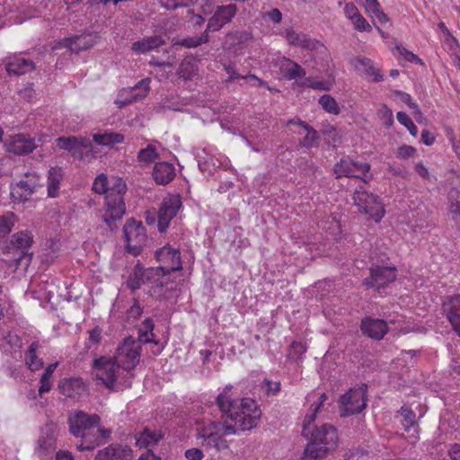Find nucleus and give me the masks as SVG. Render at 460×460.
<instances>
[{"label": "nucleus", "instance_id": "obj_45", "mask_svg": "<svg viewBox=\"0 0 460 460\" xmlns=\"http://www.w3.org/2000/svg\"><path fill=\"white\" fill-rule=\"evenodd\" d=\"M102 330L99 326H95L93 330L88 332L89 337L85 341L86 350L96 349L102 341Z\"/></svg>", "mask_w": 460, "mask_h": 460}, {"label": "nucleus", "instance_id": "obj_4", "mask_svg": "<svg viewBox=\"0 0 460 460\" xmlns=\"http://www.w3.org/2000/svg\"><path fill=\"white\" fill-rule=\"evenodd\" d=\"M339 440L336 428L332 424H323L311 431L310 442L305 448L302 460H322L334 450Z\"/></svg>", "mask_w": 460, "mask_h": 460}, {"label": "nucleus", "instance_id": "obj_34", "mask_svg": "<svg viewBox=\"0 0 460 460\" xmlns=\"http://www.w3.org/2000/svg\"><path fill=\"white\" fill-rule=\"evenodd\" d=\"M155 328V324L150 318H146L143 323L141 327L138 330V340L139 343H151L156 341L154 340L155 334L153 332Z\"/></svg>", "mask_w": 460, "mask_h": 460}, {"label": "nucleus", "instance_id": "obj_31", "mask_svg": "<svg viewBox=\"0 0 460 460\" xmlns=\"http://www.w3.org/2000/svg\"><path fill=\"white\" fill-rule=\"evenodd\" d=\"M286 39L289 45L301 47L305 49H315L316 42L310 39L306 34L298 33L294 30L286 31Z\"/></svg>", "mask_w": 460, "mask_h": 460}, {"label": "nucleus", "instance_id": "obj_35", "mask_svg": "<svg viewBox=\"0 0 460 460\" xmlns=\"http://www.w3.org/2000/svg\"><path fill=\"white\" fill-rule=\"evenodd\" d=\"M158 158L159 154L156 147L152 144L147 145L146 147L140 149L137 153V161L142 165H148Z\"/></svg>", "mask_w": 460, "mask_h": 460}, {"label": "nucleus", "instance_id": "obj_19", "mask_svg": "<svg viewBox=\"0 0 460 460\" xmlns=\"http://www.w3.org/2000/svg\"><path fill=\"white\" fill-rule=\"evenodd\" d=\"M134 454L131 447L128 445L118 443L111 444L99 450L94 460H133Z\"/></svg>", "mask_w": 460, "mask_h": 460}, {"label": "nucleus", "instance_id": "obj_24", "mask_svg": "<svg viewBox=\"0 0 460 460\" xmlns=\"http://www.w3.org/2000/svg\"><path fill=\"white\" fill-rule=\"evenodd\" d=\"M7 148L10 153L22 155L31 153L36 148V145L34 138L29 135L17 134L12 137Z\"/></svg>", "mask_w": 460, "mask_h": 460}, {"label": "nucleus", "instance_id": "obj_60", "mask_svg": "<svg viewBox=\"0 0 460 460\" xmlns=\"http://www.w3.org/2000/svg\"><path fill=\"white\" fill-rule=\"evenodd\" d=\"M185 457L189 460H202L203 452L199 448H190L185 451Z\"/></svg>", "mask_w": 460, "mask_h": 460}, {"label": "nucleus", "instance_id": "obj_30", "mask_svg": "<svg viewBox=\"0 0 460 460\" xmlns=\"http://www.w3.org/2000/svg\"><path fill=\"white\" fill-rule=\"evenodd\" d=\"M279 70L288 80L303 78L306 74L300 65L287 58H281L279 60Z\"/></svg>", "mask_w": 460, "mask_h": 460}, {"label": "nucleus", "instance_id": "obj_37", "mask_svg": "<svg viewBox=\"0 0 460 460\" xmlns=\"http://www.w3.org/2000/svg\"><path fill=\"white\" fill-rule=\"evenodd\" d=\"M39 349V343L37 341H33L30 346L28 350L25 353V360L28 367L31 371H36L42 367V362L40 358H38L36 355V351Z\"/></svg>", "mask_w": 460, "mask_h": 460}, {"label": "nucleus", "instance_id": "obj_18", "mask_svg": "<svg viewBox=\"0 0 460 460\" xmlns=\"http://www.w3.org/2000/svg\"><path fill=\"white\" fill-rule=\"evenodd\" d=\"M98 37L93 34L75 35L65 38L58 42L53 49L67 48L72 52L79 53L93 48L97 42Z\"/></svg>", "mask_w": 460, "mask_h": 460}, {"label": "nucleus", "instance_id": "obj_14", "mask_svg": "<svg viewBox=\"0 0 460 460\" xmlns=\"http://www.w3.org/2000/svg\"><path fill=\"white\" fill-rule=\"evenodd\" d=\"M123 233L128 250L133 254H138L146 243V235L141 222L128 219L123 226Z\"/></svg>", "mask_w": 460, "mask_h": 460}, {"label": "nucleus", "instance_id": "obj_63", "mask_svg": "<svg viewBox=\"0 0 460 460\" xmlns=\"http://www.w3.org/2000/svg\"><path fill=\"white\" fill-rule=\"evenodd\" d=\"M435 136L434 134H432L431 132H429V130L428 129H423L421 131V137H420V140L421 142L426 145V146H431L434 144L435 142Z\"/></svg>", "mask_w": 460, "mask_h": 460}, {"label": "nucleus", "instance_id": "obj_62", "mask_svg": "<svg viewBox=\"0 0 460 460\" xmlns=\"http://www.w3.org/2000/svg\"><path fill=\"white\" fill-rule=\"evenodd\" d=\"M157 3L161 5V7L164 8L167 11H175L179 7L178 2L176 0H156Z\"/></svg>", "mask_w": 460, "mask_h": 460}, {"label": "nucleus", "instance_id": "obj_13", "mask_svg": "<svg viewBox=\"0 0 460 460\" xmlns=\"http://www.w3.org/2000/svg\"><path fill=\"white\" fill-rule=\"evenodd\" d=\"M181 207L180 195L171 194L164 198L157 212V227L160 233H164L172 218L177 215Z\"/></svg>", "mask_w": 460, "mask_h": 460}, {"label": "nucleus", "instance_id": "obj_57", "mask_svg": "<svg viewBox=\"0 0 460 460\" xmlns=\"http://www.w3.org/2000/svg\"><path fill=\"white\" fill-rule=\"evenodd\" d=\"M319 411V407H314L310 413H307L304 419L303 422V434L307 436L305 433L308 427L314 421L317 412Z\"/></svg>", "mask_w": 460, "mask_h": 460}, {"label": "nucleus", "instance_id": "obj_12", "mask_svg": "<svg viewBox=\"0 0 460 460\" xmlns=\"http://www.w3.org/2000/svg\"><path fill=\"white\" fill-rule=\"evenodd\" d=\"M370 275L363 280L367 288L379 290L396 279L397 270L394 266L372 264L369 269Z\"/></svg>", "mask_w": 460, "mask_h": 460}, {"label": "nucleus", "instance_id": "obj_7", "mask_svg": "<svg viewBox=\"0 0 460 460\" xmlns=\"http://www.w3.org/2000/svg\"><path fill=\"white\" fill-rule=\"evenodd\" d=\"M126 189V183L119 178L113 179L112 185H109L108 195L105 196L106 209L102 219L111 231L118 228V222L122 219L126 212L123 199Z\"/></svg>", "mask_w": 460, "mask_h": 460}, {"label": "nucleus", "instance_id": "obj_49", "mask_svg": "<svg viewBox=\"0 0 460 460\" xmlns=\"http://www.w3.org/2000/svg\"><path fill=\"white\" fill-rule=\"evenodd\" d=\"M395 49L398 52V55L401 57H403L405 60H407L411 63H416V64H420V65L422 64V60L417 55L407 50L406 49L400 47V46H396Z\"/></svg>", "mask_w": 460, "mask_h": 460}, {"label": "nucleus", "instance_id": "obj_43", "mask_svg": "<svg viewBox=\"0 0 460 460\" xmlns=\"http://www.w3.org/2000/svg\"><path fill=\"white\" fill-rule=\"evenodd\" d=\"M91 147L92 143L88 138L80 137V141L77 142V145H75L74 149H72L69 153L74 158L82 160L84 156V154L91 150Z\"/></svg>", "mask_w": 460, "mask_h": 460}, {"label": "nucleus", "instance_id": "obj_50", "mask_svg": "<svg viewBox=\"0 0 460 460\" xmlns=\"http://www.w3.org/2000/svg\"><path fill=\"white\" fill-rule=\"evenodd\" d=\"M352 23L356 30L359 31H370L371 26L367 21L359 13L352 21Z\"/></svg>", "mask_w": 460, "mask_h": 460}, {"label": "nucleus", "instance_id": "obj_42", "mask_svg": "<svg viewBox=\"0 0 460 460\" xmlns=\"http://www.w3.org/2000/svg\"><path fill=\"white\" fill-rule=\"evenodd\" d=\"M15 223V215L13 212H7L0 216V238L7 235Z\"/></svg>", "mask_w": 460, "mask_h": 460}, {"label": "nucleus", "instance_id": "obj_44", "mask_svg": "<svg viewBox=\"0 0 460 460\" xmlns=\"http://www.w3.org/2000/svg\"><path fill=\"white\" fill-rule=\"evenodd\" d=\"M358 63L363 67L365 73L372 77L373 82H381L383 80V75H381L379 69L376 68L370 59L361 58L358 60Z\"/></svg>", "mask_w": 460, "mask_h": 460}, {"label": "nucleus", "instance_id": "obj_56", "mask_svg": "<svg viewBox=\"0 0 460 460\" xmlns=\"http://www.w3.org/2000/svg\"><path fill=\"white\" fill-rule=\"evenodd\" d=\"M395 94L399 95L400 100L406 103L411 109L416 111L418 113H420L418 104L412 101L410 94L401 91H395Z\"/></svg>", "mask_w": 460, "mask_h": 460}, {"label": "nucleus", "instance_id": "obj_46", "mask_svg": "<svg viewBox=\"0 0 460 460\" xmlns=\"http://www.w3.org/2000/svg\"><path fill=\"white\" fill-rule=\"evenodd\" d=\"M93 190L98 194L108 195L109 181L105 174L102 173L95 178L93 183Z\"/></svg>", "mask_w": 460, "mask_h": 460}, {"label": "nucleus", "instance_id": "obj_52", "mask_svg": "<svg viewBox=\"0 0 460 460\" xmlns=\"http://www.w3.org/2000/svg\"><path fill=\"white\" fill-rule=\"evenodd\" d=\"M243 79H246L249 81V83L253 85V86H256V87H261V86H263V87H266L269 91L270 92H277L276 89H273L271 88L265 81L258 78L255 75L253 74H248L246 75H244Z\"/></svg>", "mask_w": 460, "mask_h": 460}, {"label": "nucleus", "instance_id": "obj_51", "mask_svg": "<svg viewBox=\"0 0 460 460\" xmlns=\"http://www.w3.org/2000/svg\"><path fill=\"white\" fill-rule=\"evenodd\" d=\"M416 154V148L411 146L402 145L397 149V157L401 159H408Z\"/></svg>", "mask_w": 460, "mask_h": 460}, {"label": "nucleus", "instance_id": "obj_16", "mask_svg": "<svg viewBox=\"0 0 460 460\" xmlns=\"http://www.w3.org/2000/svg\"><path fill=\"white\" fill-rule=\"evenodd\" d=\"M39 187H41L39 179L27 174L25 179L11 186V196L14 201L23 202L29 200Z\"/></svg>", "mask_w": 460, "mask_h": 460}, {"label": "nucleus", "instance_id": "obj_5", "mask_svg": "<svg viewBox=\"0 0 460 460\" xmlns=\"http://www.w3.org/2000/svg\"><path fill=\"white\" fill-rule=\"evenodd\" d=\"M234 427L230 426L227 421H210L197 429L196 438L199 445L206 450L214 449L219 452L228 448L225 436L234 435Z\"/></svg>", "mask_w": 460, "mask_h": 460}, {"label": "nucleus", "instance_id": "obj_54", "mask_svg": "<svg viewBox=\"0 0 460 460\" xmlns=\"http://www.w3.org/2000/svg\"><path fill=\"white\" fill-rule=\"evenodd\" d=\"M224 69L226 70V72L228 74V78L226 79V82L228 83H231V82H234L235 80L237 79H243L244 75H240L234 66L231 63L229 64H225L224 65Z\"/></svg>", "mask_w": 460, "mask_h": 460}, {"label": "nucleus", "instance_id": "obj_22", "mask_svg": "<svg viewBox=\"0 0 460 460\" xmlns=\"http://www.w3.org/2000/svg\"><path fill=\"white\" fill-rule=\"evenodd\" d=\"M443 307L452 330L460 337V295L447 297Z\"/></svg>", "mask_w": 460, "mask_h": 460}, {"label": "nucleus", "instance_id": "obj_64", "mask_svg": "<svg viewBox=\"0 0 460 460\" xmlns=\"http://www.w3.org/2000/svg\"><path fill=\"white\" fill-rule=\"evenodd\" d=\"M448 455L452 460H460V443L452 445L448 450Z\"/></svg>", "mask_w": 460, "mask_h": 460}, {"label": "nucleus", "instance_id": "obj_25", "mask_svg": "<svg viewBox=\"0 0 460 460\" xmlns=\"http://www.w3.org/2000/svg\"><path fill=\"white\" fill-rule=\"evenodd\" d=\"M59 392L66 397L79 399L85 392V385L81 378H64L58 384Z\"/></svg>", "mask_w": 460, "mask_h": 460}, {"label": "nucleus", "instance_id": "obj_33", "mask_svg": "<svg viewBox=\"0 0 460 460\" xmlns=\"http://www.w3.org/2000/svg\"><path fill=\"white\" fill-rule=\"evenodd\" d=\"M161 439V435L148 429H145L136 437V444L139 447H148L156 445Z\"/></svg>", "mask_w": 460, "mask_h": 460}, {"label": "nucleus", "instance_id": "obj_48", "mask_svg": "<svg viewBox=\"0 0 460 460\" xmlns=\"http://www.w3.org/2000/svg\"><path fill=\"white\" fill-rule=\"evenodd\" d=\"M78 141H80V137L75 136L60 137L57 139V145L60 149L70 152Z\"/></svg>", "mask_w": 460, "mask_h": 460}, {"label": "nucleus", "instance_id": "obj_10", "mask_svg": "<svg viewBox=\"0 0 460 460\" xmlns=\"http://www.w3.org/2000/svg\"><path fill=\"white\" fill-rule=\"evenodd\" d=\"M367 385L349 389L340 399V411L341 417H347L361 412L367 406Z\"/></svg>", "mask_w": 460, "mask_h": 460}, {"label": "nucleus", "instance_id": "obj_32", "mask_svg": "<svg viewBox=\"0 0 460 460\" xmlns=\"http://www.w3.org/2000/svg\"><path fill=\"white\" fill-rule=\"evenodd\" d=\"M63 179V171L60 167H51L48 172V195L56 198L59 194V186Z\"/></svg>", "mask_w": 460, "mask_h": 460}, {"label": "nucleus", "instance_id": "obj_2", "mask_svg": "<svg viewBox=\"0 0 460 460\" xmlns=\"http://www.w3.org/2000/svg\"><path fill=\"white\" fill-rule=\"evenodd\" d=\"M232 385H226L217 397L222 418L237 430H251L257 426L261 411L257 402L251 398H233Z\"/></svg>", "mask_w": 460, "mask_h": 460}, {"label": "nucleus", "instance_id": "obj_23", "mask_svg": "<svg viewBox=\"0 0 460 460\" xmlns=\"http://www.w3.org/2000/svg\"><path fill=\"white\" fill-rule=\"evenodd\" d=\"M151 270L152 268L145 270L140 263L135 265L127 280V287L134 292L139 289L146 282L152 284L153 279L155 278L156 274L155 272L150 273Z\"/></svg>", "mask_w": 460, "mask_h": 460}, {"label": "nucleus", "instance_id": "obj_9", "mask_svg": "<svg viewBox=\"0 0 460 460\" xmlns=\"http://www.w3.org/2000/svg\"><path fill=\"white\" fill-rule=\"evenodd\" d=\"M368 163L355 161L350 157H342L333 167L336 178L342 177L360 179L363 182L367 183L373 179Z\"/></svg>", "mask_w": 460, "mask_h": 460}, {"label": "nucleus", "instance_id": "obj_29", "mask_svg": "<svg viewBox=\"0 0 460 460\" xmlns=\"http://www.w3.org/2000/svg\"><path fill=\"white\" fill-rule=\"evenodd\" d=\"M165 44L164 39L158 35L145 37L140 40L132 43L131 49L137 54H145L157 49Z\"/></svg>", "mask_w": 460, "mask_h": 460}, {"label": "nucleus", "instance_id": "obj_55", "mask_svg": "<svg viewBox=\"0 0 460 460\" xmlns=\"http://www.w3.org/2000/svg\"><path fill=\"white\" fill-rule=\"evenodd\" d=\"M178 74L180 75L181 77L190 79L194 74L193 65L190 62L181 63V65L179 67Z\"/></svg>", "mask_w": 460, "mask_h": 460}, {"label": "nucleus", "instance_id": "obj_47", "mask_svg": "<svg viewBox=\"0 0 460 460\" xmlns=\"http://www.w3.org/2000/svg\"><path fill=\"white\" fill-rule=\"evenodd\" d=\"M397 120L409 130L410 134L416 137L418 134V128L411 120V119L403 111H399L396 114Z\"/></svg>", "mask_w": 460, "mask_h": 460}, {"label": "nucleus", "instance_id": "obj_36", "mask_svg": "<svg viewBox=\"0 0 460 460\" xmlns=\"http://www.w3.org/2000/svg\"><path fill=\"white\" fill-rule=\"evenodd\" d=\"M207 29L199 36L186 37L176 42L175 44L188 49L197 48L209 41V35Z\"/></svg>", "mask_w": 460, "mask_h": 460}, {"label": "nucleus", "instance_id": "obj_15", "mask_svg": "<svg viewBox=\"0 0 460 460\" xmlns=\"http://www.w3.org/2000/svg\"><path fill=\"white\" fill-rule=\"evenodd\" d=\"M150 90V79L139 81L135 86L123 89L115 101L119 108L125 107L146 96Z\"/></svg>", "mask_w": 460, "mask_h": 460}, {"label": "nucleus", "instance_id": "obj_1", "mask_svg": "<svg viewBox=\"0 0 460 460\" xmlns=\"http://www.w3.org/2000/svg\"><path fill=\"white\" fill-rule=\"evenodd\" d=\"M141 345L132 337H127L118 347L113 358L101 357L93 360L95 376L107 388L111 389L120 368L133 370L139 361Z\"/></svg>", "mask_w": 460, "mask_h": 460}, {"label": "nucleus", "instance_id": "obj_40", "mask_svg": "<svg viewBox=\"0 0 460 460\" xmlns=\"http://www.w3.org/2000/svg\"><path fill=\"white\" fill-rule=\"evenodd\" d=\"M399 412L402 417V425L403 426L405 431H410L411 428L417 425L416 414L408 406H402Z\"/></svg>", "mask_w": 460, "mask_h": 460}, {"label": "nucleus", "instance_id": "obj_41", "mask_svg": "<svg viewBox=\"0 0 460 460\" xmlns=\"http://www.w3.org/2000/svg\"><path fill=\"white\" fill-rule=\"evenodd\" d=\"M319 104L328 113L338 115L341 112L338 102L330 94H323L321 96L319 99Z\"/></svg>", "mask_w": 460, "mask_h": 460}, {"label": "nucleus", "instance_id": "obj_6", "mask_svg": "<svg viewBox=\"0 0 460 460\" xmlns=\"http://www.w3.org/2000/svg\"><path fill=\"white\" fill-rule=\"evenodd\" d=\"M32 243L33 235L28 230L13 234L5 246L4 252L8 256L6 259L8 266L26 269L32 259V252H30Z\"/></svg>", "mask_w": 460, "mask_h": 460}, {"label": "nucleus", "instance_id": "obj_11", "mask_svg": "<svg viewBox=\"0 0 460 460\" xmlns=\"http://www.w3.org/2000/svg\"><path fill=\"white\" fill-rule=\"evenodd\" d=\"M155 257L159 266L152 268L150 273L155 274L171 273L180 271L182 269L181 252L179 249L172 248L170 245H164L155 252Z\"/></svg>", "mask_w": 460, "mask_h": 460}, {"label": "nucleus", "instance_id": "obj_21", "mask_svg": "<svg viewBox=\"0 0 460 460\" xmlns=\"http://www.w3.org/2000/svg\"><path fill=\"white\" fill-rule=\"evenodd\" d=\"M360 330L365 336L376 341H381L388 332V325L384 320L365 317L361 320Z\"/></svg>", "mask_w": 460, "mask_h": 460}, {"label": "nucleus", "instance_id": "obj_53", "mask_svg": "<svg viewBox=\"0 0 460 460\" xmlns=\"http://www.w3.org/2000/svg\"><path fill=\"white\" fill-rule=\"evenodd\" d=\"M143 313V308L140 306L139 302L134 299L133 305L127 311V316L128 319L137 320L140 317Z\"/></svg>", "mask_w": 460, "mask_h": 460}, {"label": "nucleus", "instance_id": "obj_8", "mask_svg": "<svg viewBox=\"0 0 460 460\" xmlns=\"http://www.w3.org/2000/svg\"><path fill=\"white\" fill-rule=\"evenodd\" d=\"M354 204L362 213L369 215L376 223L384 217L385 210L381 199L367 191L362 186L357 188L353 193Z\"/></svg>", "mask_w": 460, "mask_h": 460}, {"label": "nucleus", "instance_id": "obj_28", "mask_svg": "<svg viewBox=\"0 0 460 460\" xmlns=\"http://www.w3.org/2000/svg\"><path fill=\"white\" fill-rule=\"evenodd\" d=\"M56 448V434L52 426H47L42 431L39 438L38 453L40 460H45L42 454L49 455Z\"/></svg>", "mask_w": 460, "mask_h": 460}, {"label": "nucleus", "instance_id": "obj_3", "mask_svg": "<svg viewBox=\"0 0 460 460\" xmlns=\"http://www.w3.org/2000/svg\"><path fill=\"white\" fill-rule=\"evenodd\" d=\"M97 414H88L83 411H75L68 417L69 431L81 441L76 445L79 451L93 450L101 445L111 433L100 425Z\"/></svg>", "mask_w": 460, "mask_h": 460}, {"label": "nucleus", "instance_id": "obj_59", "mask_svg": "<svg viewBox=\"0 0 460 460\" xmlns=\"http://www.w3.org/2000/svg\"><path fill=\"white\" fill-rule=\"evenodd\" d=\"M344 13H345L346 17L348 19H349L350 21H352L355 17H357L359 14V12H358L357 6L352 3H349V4H345Z\"/></svg>", "mask_w": 460, "mask_h": 460}, {"label": "nucleus", "instance_id": "obj_39", "mask_svg": "<svg viewBox=\"0 0 460 460\" xmlns=\"http://www.w3.org/2000/svg\"><path fill=\"white\" fill-rule=\"evenodd\" d=\"M93 140L98 145L111 146L122 143L124 141V136L119 133L94 134Z\"/></svg>", "mask_w": 460, "mask_h": 460}, {"label": "nucleus", "instance_id": "obj_58", "mask_svg": "<svg viewBox=\"0 0 460 460\" xmlns=\"http://www.w3.org/2000/svg\"><path fill=\"white\" fill-rule=\"evenodd\" d=\"M305 84L308 87H311L315 90H324V91L330 90V86L328 85V84H326L323 81L307 78Z\"/></svg>", "mask_w": 460, "mask_h": 460}, {"label": "nucleus", "instance_id": "obj_38", "mask_svg": "<svg viewBox=\"0 0 460 460\" xmlns=\"http://www.w3.org/2000/svg\"><path fill=\"white\" fill-rule=\"evenodd\" d=\"M298 125L303 127L307 132L305 137L300 141V146L307 148L316 146L319 139L318 132L305 121L298 120Z\"/></svg>", "mask_w": 460, "mask_h": 460}, {"label": "nucleus", "instance_id": "obj_20", "mask_svg": "<svg viewBox=\"0 0 460 460\" xmlns=\"http://www.w3.org/2000/svg\"><path fill=\"white\" fill-rule=\"evenodd\" d=\"M171 273L157 274L153 279L149 293L157 299H168L174 291L176 284L171 279Z\"/></svg>", "mask_w": 460, "mask_h": 460}, {"label": "nucleus", "instance_id": "obj_26", "mask_svg": "<svg viewBox=\"0 0 460 460\" xmlns=\"http://www.w3.org/2000/svg\"><path fill=\"white\" fill-rule=\"evenodd\" d=\"M152 176L155 183L166 185L175 177V168L172 164L168 162H159L154 166Z\"/></svg>", "mask_w": 460, "mask_h": 460}, {"label": "nucleus", "instance_id": "obj_27", "mask_svg": "<svg viewBox=\"0 0 460 460\" xmlns=\"http://www.w3.org/2000/svg\"><path fill=\"white\" fill-rule=\"evenodd\" d=\"M34 69L35 65L32 60L21 57H14L5 63V70L9 75H22Z\"/></svg>", "mask_w": 460, "mask_h": 460}, {"label": "nucleus", "instance_id": "obj_61", "mask_svg": "<svg viewBox=\"0 0 460 460\" xmlns=\"http://www.w3.org/2000/svg\"><path fill=\"white\" fill-rule=\"evenodd\" d=\"M40 385L39 387L40 395L43 394L44 393L49 392L52 387L50 378H48L45 376L40 377Z\"/></svg>", "mask_w": 460, "mask_h": 460}, {"label": "nucleus", "instance_id": "obj_17", "mask_svg": "<svg viewBox=\"0 0 460 460\" xmlns=\"http://www.w3.org/2000/svg\"><path fill=\"white\" fill-rule=\"evenodd\" d=\"M236 12L237 7L234 4L217 6L212 17L208 21L207 31L208 32L218 31L224 25L232 21Z\"/></svg>", "mask_w": 460, "mask_h": 460}]
</instances>
